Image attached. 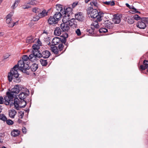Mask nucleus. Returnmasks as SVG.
Returning <instances> with one entry per match:
<instances>
[{
  "instance_id": "nucleus-38",
  "label": "nucleus",
  "mask_w": 148,
  "mask_h": 148,
  "mask_svg": "<svg viewBox=\"0 0 148 148\" xmlns=\"http://www.w3.org/2000/svg\"><path fill=\"white\" fill-rule=\"evenodd\" d=\"M90 4L91 5V6L92 7H93V5H94V6L97 8L98 7V5L96 0H93L90 3Z\"/></svg>"
},
{
  "instance_id": "nucleus-39",
  "label": "nucleus",
  "mask_w": 148,
  "mask_h": 148,
  "mask_svg": "<svg viewBox=\"0 0 148 148\" xmlns=\"http://www.w3.org/2000/svg\"><path fill=\"white\" fill-rule=\"evenodd\" d=\"M0 119L3 121H6L7 119L4 114H0Z\"/></svg>"
},
{
  "instance_id": "nucleus-63",
  "label": "nucleus",
  "mask_w": 148,
  "mask_h": 148,
  "mask_svg": "<svg viewBox=\"0 0 148 148\" xmlns=\"http://www.w3.org/2000/svg\"><path fill=\"white\" fill-rule=\"evenodd\" d=\"M4 35V32H0V36H3Z\"/></svg>"
},
{
  "instance_id": "nucleus-4",
  "label": "nucleus",
  "mask_w": 148,
  "mask_h": 148,
  "mask_svg": "<svg viewBox=\"0 0 148 148\" xmlns=\"http://www.w3.org/2000/svg\"><path fill=\"white\" fill-rule=\"evenodd\" d=\"M22 103H25V100H19L17 98L15 97L14 100V102H12L10 104V106L14 105L15 109L19 110V108H23L25 107L26 105V103H25L24 105H22Z\"/></svg>"
},
{
  "instance_id": "nucleus-15",
  "label": "nucleus",
  "mask_w": 148,
  "mask_h": 148,
  "mask_svg": "<svg viewBox=\"0 0 148 148\" xmlns=\"http://www.w3.org/2000/svg\"><path fill=\"white\" fill-rule=\"evenodd\" d=\"M75 16L76 19L79 21H82L84 20V16L82 13L81 12H79L75 14Z\"/></svg>"
},
{
  "instance_id": "nucleus-51",
  "label": "nucleus",
  "mask_w": 148,
  "mask_h": 148,
  "mask_svg": "<svg viewBox=\"0 0 148 148\" xmlns=\"http://www.w3.org/2000/svg\"><path fill=\"white\" fill-rule=\"evenodd\" d=\"M10 56V55L7 54L6 55H4L3 56V59L2 60V61L3 62L4 60L8 58Z\"/></svg>"
},
{
  "instance_id": "nucleus-21",
  "label": "nucleus",
  "mask_w": 148,
  "mask_h": 148,
  "mask_svg": "<svg viewBox=\"0 0 148 148\" xmlns=\"http://www.w3.org/2000/svg\"><path fill=\"white\" fill-rule=\"evenodd\" d=\"M20 134V131L18 130L14 129L11 133V135L13 137H16Z\"/></svg>"
},
{
  "instance_id": "nucleus-12",
  "label": "nucleus",
  "mask_w": 148,
  "mask_h": 148,
  "mask_svg": "<svg viewBox=\"0 0 148 148\" xmlns=\"http://www.w3.org/2000/svg\"><path fill=\"white\" fill-rule=\"evenodd\" d=\"M25 91L26 92H21L18 95V97L21 100H25L24 99L26 97L25 96H27L29 95V91L27 88H25L24 89Z\"/></svg>"
},
{
  "instance_id": "nucleus-28",
  "label": "nucleus",
  "mask_w": 148,
  "mask_h": 148,
  "mask_svg": "<svg viewBox=\"0 0 148 148\" xmlns=\"http://www.w3.org/2000/svg\"><path fill=\"white\" fill-rule=\"evenodd\" d=\"M16 113V112L14 109L10 110L9 112V116L11 118H14Z\"/></svg>"
},
{
  "instance_id": "nucleus-42",
  "label": "nucleus",
  "mask_w": 148,
  "mask_h": 148,
  "mask_svg": "<svg viewBox=\"0 0 148 148\" xmlns=\"http://www.w3.org/2000/svg\"><path fill=\"white\" fill-rule=\"evenodd\" d=\"M58 45V48L60 51H62L64 48V45L62 43H59Z\"/></svg>"
},
{
  "instance_id": "nucleus-52",
  "label": "nucleus",
  "mask_w": 148,
  "mask_h": 148,
  "mask_svg": "<svg viewBox=\"0 0 148 148\" xmlns=\"http://www.w3.org/2000/svg\"><path fill=\"white\" fill-rule=\"evenodd\" d=\"M75 32L78 36H79L81 35V33L79 29H77L76 31Z\"/></svg>"
},
{
  "instance_id": "nucleus-60",
  "label": "nucleus",
  "mask_w": 148,
  "mask_h": 148,
  "mask_svg": "<svg viewBox=\"0 0 148 148\" xmlns=\"http://www.w3.org/2000/svg\"><path fill=\"white\" fill-rule=\"evenodd\" d=\"M38 16V15H36V17H37V18H35V17H34L33 18V21H37L39 20H38V18H37V17Z\"/></svg>"
},
{
  "instance_id": "nucleus-27",
  "label": "nucleus",
  "mask_w": 148,
  "mask_h": 148,
  "mask_svg": "<svg viewBox=\"0 0 148 148\" xmlns=\"http://www.w3.org/2000/svg\"><path fill=\"white\" fill-rule=\"evenodd\" d=\"M99 22L97 19L96 20L94 21L93 22L92 24L91 25V26L93 27L94 28L97 29H98L99 27L98 22Z\"/></svg>"
},
{
  "instance_id": "nucleus-49",
  "label": "nucleus",
  "mask_w": 148,
  "mask_h": 148,
  "mask_svg": "<svg viewBox=\"0 0 148 148\" xmlns=\"http://www.w3.org/2000/svg\"><path fill=\"white\" fill-rule=\"evenodd\" d=\"M18 21L15 22H12L11 24H10L9 25H8V26L10 27H13L15 25H17L18 24Z\"/></svg>"
},
{
  "instance_id": "nucleus-40",
  "label": "nucleus",
  "mask_w": 148,
  "mask_h": 148,
  "mask_svg": "<svg viewBox=\"0 0 148 148\" xmlns=\"http://www.w3.org/2000/svg\"><path fill=\"white\" fill-rule=\"evenodd\" d=\"M60 38V43H63L65 45H67V44H66V39L63 38Z\"/></svg>"
},
{
  "instance_id": "nucleus-5",
  "label": "nucleus",
  "mask_w": 148,
  "mask_h": 148,
  "mask_svg": "<svg viewBox=\"0 0 148 148\" xmlns=\"http://www.w3.org/2000/svg\"><path fill=\"white\" fill-rule=\"evenodd\" d=\"M148 24V17L142 18L141 21H138L136 24V27L140 29H144Z\"/></svg>"
},
{
  "instance_id": "nucleus-19",
  "label": "nucleus",
  "mask_w": 148,
  "mask_h": 148,
  "mask_svg": "<svg viewBox=\"0 0 148 148\" xmlns=\"http://www.w3.org/2000/svg\"><path fill=\"white\" fill-rule=\"evenodd\" d=\"M114 17L112 19V21L115 24L119 23L121 21V19L119 16L115 14L113 16Z\"/></svg>"
},
{
  "instance_id": "nucleus-9",
  "label": "nucleus",
  "mask_w": 148,
  "mask_h": 148,
  "mask_svg": "<svg viewBox=\"0 0 148 148\" xmlns=\"http://www.w3.org/2000/svg\"><path fill=\"white\" fill-rule=\"evenodd\" d=\"M105 17H103L102 18L101 24H103V26H105L108 29H111L113 28V24L111 23L109 20L106 19Z\"/></svg>"
},
{
  "instance_id": "nucleus-43",
  "label": "nucleus",
  "mask_w": 148,
  "mask_h": 148,
  "mask_svg": "<svg viewBox=\"0 0 148 148\" xmlns=\"http://www.w3.org/2000/svg\"><path fill=\"white\" fill-rule=\"evenodd\" d=\"M132 17L134 19H135L137 21L139 20L140 19H141V18L137 14L134 15Z\"/></svg>"
},
{
  "instance_id": "nucleus-20",
  "label": "nucleus",
  "mask_w": 148,
  "mask_h": 148,
  "mask_svg": "<svg viewBox=\"0 0 148 148\" xmlns=\"http://www.w3.org/2000/svg\"><path fill=\"white\" fill-rule=\"evenodd\" d=\"M51 49L52 51L56 55L58 54L59 50L58 47L54 45H52L51 47Z\"/></svg>"
},
{
  "instance_id": "nucleus-18",
  "label": "nucleus",
  "mask_w": 148,
  "mask_h": 148,
  "mask_svg": "<svg viewBox=\"0 0 148 148\" xmlns=\"http://www.w3.org/2000/svg\"><path fill=\"white\" fill-rule=\"evenodd\" d=\"M86 31L90 34V35H92L96 33L97 30L93 27H91L90 28H87L86 29Z\"/></svg>"
},
{
  "instance_id": "nucleus-10",
  "label": "nucleus",
  "mask_w": 148,
  "mask_h": 148,
  "mask_svg": "<svg viewBox=\"0 0 148 148\" xmlns=\"http://www.w3.org/2000/svg\"><path fill=\"white\" fill-rule=\"evenodd\" d=\"M51 55V53L49 51L45 50L42 52L40 51L38 55V58H40L43 57L44 58H47Z\"/></svg>"
},
{
  "instance_id": "nucleus-59",
  "label": "nucleus",
  "mask_w": 148,
  "mask_h": 148,
  "mask_svg": "<svg viewBox=\"0 0 148 148\" xmlns=\"http://www.w3.org/2000/svg\"><path fill=\"white\" fill-rule=\"evenodd\" d=\"M19 113H22V114H21L20 116H21V118L22 119L23 117V116L24 115V112H22V111H20V112H19Z\"/></svg>"
},
{
  "instance_id": "nucleus-57",
  "label": "nucleus",
  "mask_w": 148,
  "mask_h": 148,
  "mask_svg": "<svg viewBox=\"0 0 148 148\" xmlns=\"http://www.w3.org/2000/svg\"><path fill=\"white\" fill-rule=\"evenodd\" d=\"M4 99L2 96H0V104H3V103Z\"/></svg>"
},
{
  "instance_id": "nucleus-58",
  "label": "nucleus",
  "mask_w": 148,
  "mask_h": 148,
  "mask_svg": "<svg viewBox=\"0 0 148 148\" xmlns=\"http://www.w3.org/2000/svg\"><path fill=\"white\" fill-rule=\"evenodd\" d=\"M22 131L23 133H25L26 132V128L25 127H23L22 128Z\"/></svg>"
},
{
  "instance_id": "nucleus-33",
  "label": "nucleus",
  "mask_w": 148,
  "mask_h": 148,
  "mask_svg": "<svg viewBox=\"0 0 148 148\" xmlns=\"http://www.w3.org/2000/svg\"><path fill=\"white\" fill-rule=\"evenodd\" d=\"M127 21L129 24H131L134 22V19L132 16H128L127 17Z\"/></svg>"
},
{
  "instance_id": "nucleus-1",
  "label": "nucleus",
  "mask_w": 148,
  "mask_h": 148,
  "mask_svg": "<svg viewBox=\"0 0 148 148\" xmlns=\"http://www.w3.org/2000/svg\"><path fill=\"white\" fill-rule=\"evenodd\" d=\"M22 61L19 60L17 64L15 65L11 69L8 75V79L9 82H12L13 80V82L16 83H19L21 81L20 77H19V74L17 70L18 69L20 70V66H22V64L23 63Z\"/></svg>"
},
{
  "instance_id": "nucleus-35",
  "label": "nucleus",
  "mask_w": 148,
  "mask_h": 148,
  "mask_svg": "<svg viewBox=\"0 0 148 148\" xmlns=\"http://www.w3.org/2000/svg\"><path fill=\"white\" fill-rule=\"evenodd\" d=\"M40 62L42 66H46L48 63L47 60L41 59Z\"/></svg>"
},
{
  "instance_id": "nucleus-34",
  "label": "nucleus",
  "mask_w": 148,
  "mask_h": 148,
  "mask_svg": "<svg viewBox=\"0 0 148 148\" xmlns=\"http://www.w3.org/2000/svg\"><path fill=\"white\" fill-rule=\"evenodd\" d=\"M37 3V1L35 0H31L29 1L27 4L31 5H36Z\"/></svg>"
},
{
  "instance_id": "nucleus-31",
  "label": "nucleus",
  "mask_w": 148,
  "mask_h": 148,
  "mask_svg": "<svg viewBox=\"0 0 148 148\" xmlns=\"http://www.w3.org/2000/svg\"><path fill=\"white\" fill-rule=\"evenodd\" d=\"M21 0H15V2L13 5L11 7V8L13 9H15L18 6V4L20 2Z\"/></svg>"
},
{
  "instance_id": "nucleus-61",
  "label": "nucleus",
  "mask_w": 148,
  "mask_h": 148,
  "mask_svg": "<svg viewBox=\"0 0 148 148\" xmlns=\"http://www.w3.org/2000/svg\"><path fill=\"white\" fill-rule=\"evenodd\" d=\"M129 8L130 9H131V10H135L134 9V7L133 5H132V6H130V8Z\"/></svg>"
},
{
  "instance_id": "nucleus-14",
  "label": "nucleus",
  "mask_w": 148,
  "mask_h": 148,
  "mask_svg": "<svg viewBox=\"0 0 148 148\" xmlns=\"http://www.w3.org/2000/svg\"><path fill=\"white\" fill-rule=\"evenodd\" d=\"M48 12H46V10L43 9L38 14V20H39L40 18L47 16V15Z\"/></svg>"
},
{
  "instance_id": "nucleus-50",
  "label": "nucleus",
  "mask_w": 148,
  "mask_h": 148,
  "mask_svg": "<svg viewBox=\"0 0 148 148\" xmlns=\"http://www.w3.org/2000/svg\"><path fill=\"white\" fill-rule=\"evenodd\" d=\"M68 34L67 33H65L63 34L60 37L61 38H64L66 39V38L68 37Z\"/></svg>"
},
{
  "instance_id": "nucleus-13",
  "label": "nucleus",
  "mask_w": 148,
  "mask_h": 148,
  "mask_svg": "<svg viewBox=\"0 0 148 148\" xmlns=\"http://www.w3.org/2000/svg\"><path fill=\"white\" fill-rule=\"evenodd\" d=\"M143 65H141L139 68L140 70H144L146 69H147V71L148 72V60H144Z\"/></svg>"
},
{
  "instance_id": "nucleus-30",
  "label": "nucleus",
  "mask_w": 148,
  "mask_h": 148,
  "mask_svg": "<svg viewBox=\"0 0 148 148\" xmlns=\"http://www.w3.org/2000/svg\"><path fill=\"white\" fill-rule=\"evenodd\" d=\"M38 54L37 53H36L33 52V53L31 54L28 57L29 60H31L34 57L35 58L34 60H36V58H38Z\"/></svg>"
},
{
  "instance_id": "nucleus-32",
  "label": "nucleus",
  "mask_w": 148,
  "mask_h": 148,
  "mask_svg": "<svg viewBox=\"0 0 148 148\" xmlns=\"http://www.w3.org/2000/svg\"><path fill=\"white\" fill-rule=\"evenodd\" d=\"M4 99L5 100L4 104L6 105H8L10 104L11 100L7 97L6 96L4 97Z\"/></svg>"
},
{
  "instance_id": "nucleus-44",
  "label": "nucleus",
  "mask_w": 148,
  "mask_h": 148,
  "mask_svg": "<svg viewBox=\"0 0 148 148\" xmlns=\"http://www.w3.org/2000/svg\"><path fill=\"white\" fill-rule=\"evenodd\" d=\"M92 10H94L93 8V7L91 6L90 7H88L87 10V13L88 14H90V13H92Z\"/></svg>"
},
{
  "instance_id": "nucleus-64",
  "label": "nucleus",
  "mask_w": 148,
  "mask_h": 148,
  "mask_svg": "<svg viewBox=\"0 0 148 148\" xmlns=\"http://www.w3.org/2000/svg\"><path fill=\"white\" fill-rule=\"evenodd\" d=\"M22 122V120L20 119H18V122L19 123H21Z\"/></svg>"
},
{
  "instance_id": "nucleus-41",
  "label": "nucleus",
  "mask_w": 148,
  "mask_h": 148,
  "mask_svg": "<svg viewBox=\"0 0 148 148\" xmlns=\"http://www.w3.org/2000/svg\"><path fill=\"white\" fill-rule=\"evenodd\" d=\"M108 29L104 28H100L98 30L100 33H105L108 32Z\"/></svg>"
},
{
  "instance_id": "nucleus-36",
  "label": "nucleus",
  "mask_w": 148,
  "mask_h": 148,
  "mask_svg": "<svg viewBox=\"0 0 148 148\" xmlns=\"http://www.w3.org/2000/svg\"><path fill=\"white\" fill-rule=\"evenodd\" d=\"M32 11L33 12L36 13H39L41 11V10L40 9L37 7H35L32 8Z\"/></svg>"
},
{
  "instance_id": "nucleus-6",
  "label": "nucleus",
  "mask_w": 148,
  "mask_h": 148,
  "mask_svg": "<svg viewBox=\"0 0 148 148\" xmlns=\"http://www.w3.org/2000/svg\"><path fill=\"white\" fill-rule=\"evenodd\" d=\"M72 8L70 7L67 8L64 7L63 11L62 12L63 15V18L66 19L67 17L73 16V15L74 14L72 12Z\"/></svg>"
},
{
  "instance_id": "nucleus-37",
  "label": "nucleus",
  "mask_w": 148,
  "mask_h": 148,
  "mask_svg": "<svg viewBox=\"0 0 148 148\" xmlns=\"http://www.w3.org/2000/svg\"><path fill=\"white\" fill-rule=\"evenodd\" d=\"M103 3L106 5H110L111 6H113L115 5V3L114 1H112L111 2L110 1H105L103 2Z\"/></svg>"
},
{
  "instance_id": "nucleus-23",
  "label": "nucleus",
  "mask_w": 148,
  "mask_h": 148,
  "mask_svg": "<svg viewBox=\"0 0 148 148\" xmlns=\"http://www.w3.org/2000/svg\"><path fill=\"white\" fill-rule=\"evenodd\" d=\"M60 38L58 37H55L52 40V43L53 44V45H58L60 43Z\"/></svg>"
},
{
  "instance_id": "nucleus-22",
  "label": "nucleus",
  "mask_w": 148,
  "mask_h": 148,
  "mask_svg": "<svg viewBox=\"0 0 148 148\" xmlns=\"http://www.w3.org/2000/svg\"><path fill=\"white\" fill-rule=\"evenodd\" d=\"M39 46H38L35 44H34L32 46V48L34 49V50L32 51V52L38 54L40 51L39 50Z\"/></svg>"
},
{
  "instance_id": "nucleus-47",
  "label": "nucleus",
  "mask_w": 148,
  "mask_h": 148,
  "mask_svg": "<svg viewBox=\"0 0 148 148\" xmlns=\"http://www.w3.org/2000/svg\"><path fill=\"white\" fill-rule=\"evenodd\" d=\"M134 9L136 10H132L129 11V12L131 13L135 14L136 13H140V12L137 10V9L134 8Z\"/></svg>"
},
{
  "instance_id": "nucleus-7",
  "label": "nucleus",
  "mask_w": 148,
  "mask_h": 148,
  "mask_svg": "<svg viewBox=\"0 0 148 148\" xmlns=\"http://www.w3.org/2000/svg\"><path fill=\"white\" fill-rule=\"evenodd\" d=\"M63 23L60 25V27L62 32H68L70 29V27L66 22L65 18H63L62 20Z\"/></svg>"
},
{
  "instance_id": "nucleus-48",
  "label": "nucleus",
  "mask_w": 148,
  "mask_h": 148,
  "mask_svg": "<svg viewBox=\"0 0 148 148\" xmlns=\"http://www.w3.org/2000/svg\"><path fill=\"white\" fill-rule=\"evenodd\" d=\"M12 18H7L6 20V23L8 24V25H9L10 24H11V23L12 22Z\"/></svg>"
},
{
  "instance_id": "nucleus-2",
  "label": "nucleus",
  "mask_w": 148,
  "mask_h": 148,
  "mask_svg": "<svg viewBox=\"0 0 148 148\" xmlns=\"http://www.w3.org/2000/svg\"><path fill=\"white\" fill-rule=\"evenodd\" d=\"M29 60L28 56L27 55H23L22 57V60H20L22 61L23 63L22 64V66H20V67L19 69L22 72L26 73L27 75H29L30 73L29 72L27 71V70H29L30 69V67L29 65L25 63L24 61H26Z\"/></svg>"
},
{
  "instance_id": "nucleus-25",
  "label": "nucleus",
  "mask_w": 148,
  "mask_h": 148,
  "mask_svg": "<svg viewBox=\"0 0 148 148\" xmlns=\"http://www.w3.org/2000/svg\"><path fill=\"white\" fill-rule=\"evenodd\" d=\"M62 30L59 27H56L54 31V34L56 36H59L61 34Z\"/></svg>"
},
{
  "instance_id": "nucleus-55",
  "label": "nucleus",
  "mask_w": 148,
  "mask_h": 148,
  "mask_svg": "<svg viewBox=\"0 0 148 148\" xmlns=\"http://www.w3.org/2000/svg\"><path fill=\"white\" fill-rule=\"evenodd\" d=\"M37 45H38V46H41L42 43L39 39H38L37 41Z\"/></svg>"
},
{
  "instance_id": "nucleus-62",
  "label": "nucleus",
  "mask_w": 148,
  "mask_h": 148,
  "mask_svg": "<svg viewBox=\"0 0 148 148\" xmlns=\"http://www.w3.org/2000/svg\"><path fill=\"white\" fill-rule=\"evenodd\" d=\"M4 136V134L3 133H0V137H3Z\"/></svg>"
},
{
  "instance_id": "nucleus-29",
  "label": "nucleus",
  "mask_w": 148,
  "mask_h": 148,
  "mask_svg": "<svg viewBox=\"0 0 148 148\" xmlns=\"http://www.w3.org/2000/svg\"><path fill=\"white\" fill-rule=\"evenodd\" d=\"M56 8L57 12H61L63 11L62 5L60 4H57L56 5Z\"/></svg>"
},
{
  "instance_id": "nucleus-56",
  "label": "nucleus",
  "mask_w": 148,
  "mask_h": 148,
  "mask_svg": "<svg viewBox=\"0 0 148 148\" xmlns=\"http://www.w3.org/2000/svg\"><path fill=\"white\" fill-rule=\"evenodd\" d=\"M30 8H31V6L30 5H25L23 6L22 8L23 9H28Z\"/></svg>"
},
{
  "instance_id": "nucleus-8",
  "label": "nucleus",
  "mask_w": 148,
  "mask_h": 148,
  "mask_svg": "<svg viewBox=\"0 0 148 148\" xmlns=\"http://www.w3.org/2000/svg\"><path fill=\"white\" fill-rule=\"evenodd\" d=\"M25 88V87H23V86L20 85H17L12 89V92L15 93V95L16 96L17 95V94L20 91H24V90H24Z\"/></svg>"
},
{
  "instance_id": "nucleus-46",
  "label": "nucleus",
  "mask_w": 148,
  "mask_h": 148,
  "mask_svg": "<svg viewBox=\"0 0 148 148\" xmlns=\"http://www.w3.org/2000/svg\"><path fill=\"white\" fill-rule=\"evenodd\" d=\"M6 123L8 125H12L13 124L14 122L12 120L9 119L6 121Z\"/></svg>"
},
{
  "instance_id": "nucleus-53",
  "label": "nucleus",
  "mask_w": 148,
  "mask_h": 148,
  "mask_svg": "<svg viewBox=\"0 0 148 148\" xmlns=\"http://www.w3.org/2000/svg\"><path fill=\"white\" fill-rule=\"evenodd\" d=\"M32 38L31 37H28L26 40L27 42L29 43L32 42Z\"/></svg>"
},
{
  "instance_id": "nucleus-11",
  "label": "nucleus",
  "mask_w": 148,
  "mask_h": 148,
  "mask_svg": "<svg viewBox=\"0 0 148 148\" xmlns=\"http://www.w3.org/2000/svg\"><path fill=\"white\" fill-rule=\"evenodd\" d=\"M72 16L67 17L65 19L66 21L68 24V25L69 26L71 27L73 26V25H77V22L76 21V19L71 18Z\"/></svg>"
},
{
  "instance_id": "nucleus-17",
  "label": "nucleus",
  "mask_w": 148,
  "mask_h": 148,
  "mask_svg": "<svg viewBox=\"0 0 148 148\" xmlns=\"http://www.w3.org/2000/svg\"><path fill=\"white\" fill-rule=\"evenodd\" d=\"M47 21L48 23L50 25H52L53 24H56L58 22L53 16H50L49 18Z\"/></svg>"
},
{
  "instance_id": "nucleus-54",
  "label": "nucleus",
  "mask_w": 148,
  "mask_h": 148,
  "mask_svg": "<svg viewBox=\"0 0 148 148\" xmlns=\"http://www.w3.org/2000/svg\"><path fill=\"white\" fill-rule=\"evenodd\" d=\"M13 12H10L7 16L6 18H11V17L12 16Z\"/></svg>"
},
{
  "instance_id": "nucleus-16",
  "label": "nucleus",
  "mask_w": 148,
  "mask_h": 148,
  "mask_svg": "<svg viewBox=\"0 0 148 148\" xmlns=\"http://www.w3.org/2000/svg\"><path fill=\"white\" fill-rule=\"evenodd\" d=\"M63 16V14L60 12H56L53 15V16L58 22L60 20L62 16Z\"/></svg>"
},
{
  "instance_id": "nucleus-24",
  "label": "nucleus",
  "mask_w": 148,
  "mask_h": 148,
  "mask_svg": "<svg viewBox=\"0 0 148 148\" xmlns=\"http://www.w3.org/2000/svg\"><path fill=\"white\" fill-rule=\"evenodd\" d=\"M14 94V93H12V91L10 92H6V95H5V96H6L8 99H9L11 101H12L14 97V95H15Z\"/></svg>"
},
{
  "instance_id": "nucleus-3",
  "label": "nucleus",
  "mask_w": 148,
  "mask_h": 148,
  "mask_svg": "<svg viewBox=\"0 0 148 148\" xmlns=\"http://www.w3.org/2000/svg\"><path fill=\"white\" fill-rule=\"evenodd\" d=\"M104 13L101 12H98V11L96 10H92V13H90V16L91 18H97V19L99 21L101 22L102 20V18L103 17Z\"/></svg>"
},
{
  "instance_id": "nucleus-45",
  "label": "nucleus",
  "mask_w": 148,
  "mask_h": 148,
  "mask_svg": "<svg viewBox=\"0 0 148 148\" xmlns=\"http://www.w3.org/2000/svg\"><path fill=\"white\" fill-rule=\"evenodd\" d=\"M81 5L79 1L75 2H73L72 5V7L73 8H74L77 5Z\"/></svg>"
},
{
  "instance_id": "nucleus-26",
  "label": "nucleus",
  "mask_w": 148,
  "mask_h": 148,
  "mask_svg": "<svg viewBox=\"0 0 148 148\" xmlns=\"http://www.w3.org/2000/svg\"><path fill=\"white\" fill-rule=\"evenodd\" d=\"M38 64L34 63L31 66L30 68L32 72H34L38 68Z\"/></svg>"
}]
</instances>
